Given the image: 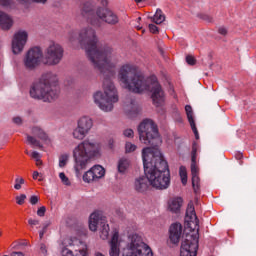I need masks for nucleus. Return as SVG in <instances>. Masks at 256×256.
<instances>
[{"label": "nucleus", "instance_id": "obj_15", "mask_svg": "<svg viewBox=\"0 0 256 256\" xmlns=\"http://www.w3.org/2000/svg\"><path fill=\"white\" fill-rule=\"evenodd\" d=\"M96 14L98 19L108 23V25H117V23H119V17L107 8H97Z\"/></svg>", "mask_w": 256, "mask_h": 256}, {"label": "nucleus", "instance_id": "obj_24", "mask_svg": "<svg viewBox=\"0 0 256 256\" xmlns=\"http://www.w3.org/2000/svg\"><path fill=\"white\" fill-rule=\"evenodd\" d=\"M32 133H33V135L38 137V139H41L42 141H47V138H48L47 133H45V131H43V129H41L39 127H33Z\"/></svg>", "mask_w": 256, "mask_h": 256}, {"label": "nucleus", "instance_id": "obj_10", "mask_svg": "<svg viewBox=\"0 0 256 256\" xmlns=\"http://www.w3.org/2000/svg\"><path fill=\"white\" fill-rule=\"evenodd\" d=\"M41 59H43V51L40 47H33L27 52L24 65L28 71H33L41 65Z\"/></svg>", "mask_w": 256, "mask_h": 256}, {"label": "nucleus", "instance_id": "obj_40", "mask_svg": "<svg viewBox=\"0 0 256 256\" xmlns=\"http://www.w3.org/2000/svg\"><path fill=\"white\" fill-rule=\"evenodd\" d=\"M124 137H129L130 139H132V137H134L135 132H133V129H126L123 132Z\"/></svg>", "mask_w": 256, "mask_h": 256}, {"label": "nucleus", "instance_id": "obj_53", "mask_svg": "<svg viewBox=\"0 0 256 256\" xmlns=\"http://www.w3.org/2000/svg\"><path fill=\"white\" fill-rule=\"evenodd\" d=\"M34 3H42L43 5H45V2L47 0H32Z\"/></svg>", "mask_w": 256, "mask_h": 256}, {"label": "nucleus", "instance_id": "obj_54", "mask_svg": "<svg viewBox=\"0 0 256 256\" xmlns=\"http://www.w3.org/2000/svg\"><path fill=\"white\" fill-rule=\"evenodd\" d=\"M39 177V173L37 171L33 172V179H37Z\"/></svg>", "mask_w": 256, "mask_h": 256}, {"label": "nucleus", "instance_id": "obj_59", "mask_svg": "<svg viewBox=\"0 0 256 256\" xmlns=\"http://www.w3.org/2000/svg\"><path fill=\"white\" fill-rule=\"evenodd\" d=\"M0 237H1V232H0Z\"/></svg>", "mask_w": 256, "mask_h": 256}, {"label": "nucleus", "instance_id": "obj_9", "mask_svg": "<svg viewBox=\"0 0 256 256\" xmlns=\"http://www.w3.org/2000/svg\"><path fill=\"white\" fill-rule=\"evenodd\" d=\"M63 47L55 42H52L45 50V65H59L63 59Z\"/></svg>", "mask_w": 256, "mask_h": 256}, {"label": "nucleus", "instance_id": "obj_18", "mask_svg": "<svg viewBox=\"0 0 256 256\" xmlns=\"http://www.w3.org/2000/svg\"><path fill=\"white\" fill-rule=\"evenodd\" d=\"M185 112L188 122L190 123V127L195 135V139H199V131L197 130V125L195 124V118H193V107H191V105H186Z\"/></svg>", "mask_w": 256, "mask_h": 256}, {"label": "nucleus", "instance_id": "obj_1", "mask_svg": "<svg viewBox=\"0 0 256 256\" xmlns=\"http://www.w3.org/2000/svg\"><path fill=\"white\" fill-rule=\"evenodd\" d=\"M139 139L148 147L142 150L145 176L136 178L134 189L137 193H145L149 187L167 189L171 184L169 164L163 157L159 146L163 143L157 124L149 118L144 119L138 126Z\"/></svg>", "mask_w": 256, "mask_h": 256}, {"label": "nucleus", "instance_id": "obj_14", "mask_svg": "<svg viewBox=\"0 0 256 256\" xmlns=\"http://www.w3.org/2000/svg\"><path fill=\"white\" fill-rule=\"evenodd\" d=\"M103 177H105V168L101 165H95L85 172L82 179L84 183H93V181H99Z\"/></svg>", "mask_w": 256, "mask_h": 256}, {"label": "nucleus", "instance_id": "obj_5", "mask_svg": "<svg viewBox=\"0 0 256 256\" xmlns=\"http://www.w3.org/2000/svg\"><path fill=\"white\" fill-rule=\"evenodd\" d=\"M185 224L190 231H196L197 235L188 234L181 244L180 256H197L199 249V218L195 213V206L188 204L186 209Z\"/></svg>", "mask_w": 256, "mask_h": 256}, {"label": "nucleus", "instance_id": "obj_52", "mask_svg": "<svg viewBox=\"0 0 256 256\" xmlns=\"http://www.w3.org/2000/svg\"><path fill=\"white\" fill-rule=\"evenodd\" d=\"M10 256H25V254L23 252H12Z\"/></svg>", "mask_w": 256, "mask_h": 256}, {"label": "nucleus", "instance_id": "obj_46", "mask_svg": "<svg viewBox=\"0 0 256 256\" xmlns=\"http://www.w3.org/2000/svg\"><path fill=\"white\" fill-rule=\"evenodd\" d=\"M218 33L220 34V35H227V33H228V31H227V28H225V27H220L219 29H218Z\"/></svg>", "mask_w": 256, "mask_h": 256}, {"label": "nucleus", "instance_id": "obj_49", "mask_svg": "<svg viewBox=\"0 0 256 256\" xmlns=\"http://www.w3.org/2000/svg\"><path fill=\"white\" fill-rule=\"evenodd\" d=\"M108 146H109L110 149H114V147H115V140L110 139L108 141Z\"/></svg>", "mask_w": 256, "mask_h": 256}, {"label": "nucleus", "instance_id": "obj_7", "mask_svg": "<svg viewBox=\"0 0 256 256\" xmlns=\"http://www.w3.org/2000/svg\"><path fill=\"white\" fill-rule=\"evenodd\" d=\"M122 256H153L151 248L143 242V238L139 234H133L131 242L124 249Z\"/></svg>", "mask_w": 256, "mask_h": 256}, {"label": "nucleus", "instance_id": "obj_20", "mask_svg": "<svg viewBox=\"0 0 256 256\" xmlns=\"http://www.w3.org/2000/svg\"><path fill=\"white\" fill-rule=\"evenodd\" d=\"M0 27L3 31H9L13 27V19L0 10Z\"/></svg>", "mask_w": 256, "mask_h": 256}, {"label": "nucleus", "instance_id": "obj_50", "mask_svg": "<svg viewBox=\"0 0 256 256\" xmlns=\"http://www.w3.org/2000/svg\"><path fill=\"white\" fill-rule=\"evenodd\" d=\"M32 157H33V159H36V161L39 163V154H38V152H32Z\"/></svg>", "mask_w": 256, "mask_h": 256}, {"label": "nucleus", "instance_id": "obj_38", "mask_svg": "<svg viewBox=\"0 0 256 256\" xmlns=\"http://www.w3.org/2000/svg\"><path fill=\"white\" fill-rule=\"evenodd\" d=\"M25 199H27V195L21 194L20 196H16V203L17 205H24Z\"/></svg>", "mask_w": 256, "mask_h": 256}, {"label": "nucleus", "instance_id": "obj_51", "mask_svg": "<svg viewBox=\"0 0 256 256\" xmlns=\"http://www.w3.org/2000/svg\"><path fill=\"white\" fill-rule=\"evenodd\" d=\"M235 158H236L238 161H241V159H243V153H241V152L236 153Z\"/></svg>", "mask_w": 256, "mask_h": 256}, {"label": "nucleus", "instance_id": "obj_6", "mask_svg": "<svg viewBox=\"0 0 256 256\" xmlns=\"http://www.w3.org/2000/svg\"><path fill=\"white\" fill-rule=\"evenodd\" d=\"M99 149V143L90 140H84L74 149V169L77 175H79L83 169H87V164L92 157H99Z\"/></svg>", "mask_w": 256, "mask_h": 256}, {"label": "nucleus", "instance_id": "obj_3", "mask_svg": "<svg viewBox=\"0 0 256 256\" xmlns=\"http://www.w3.org/2000/svg\"><path fill=\"white\" fill-rule=\"evenodd\" d=\"M118 78L124 87L132 93L150 91L151 99L156 107H160L165 102V91H163L157 77L145 78L137 72V67L126 64L120 68Z\"/></svg>", "mask_w": 256, "mask_h": 256}, {"label": "nucleus", "instance_id": "obj_41", "mask_svg": "<svg viewBox=\"0 0 256 256\" xmlns=\"http://www.w3.org/2000/svg\"><path fill=\"white\" fill-rule=\"evenodd\" d=\"M46 211H47V208L45 206H41L40 208H38L37 210L38 217H45Z\"/></svg>", "mask_w": 256, "mask_h": 256}, {"label": "nucleus", "instance_id": "obj_29", "mask_svg": "<svg viewBox=\"0 0 256 256\" xmlns=\"http://www.w3.org/2000/svg\"><path fill=\"white\" fill-rule=\"evenodd\" d=\"M27 142L29 143V145H33L34 147H43L41 145V142H39V140H37L35 137L33 136H27Z\"/></svg>", "mask_w": 256, "mask_h": 256}, {"label": "nucleus", "instance_id": "obj_28", "mask_svg": "<svg viewBox=\"0 0 256 256\" xmlns=\"http://www.w3.org/2000/svg\"><path fill=\"white\" fill-rule=\"evenodd\" d=\"M179 175L181 177L182 185H187V169L185 166L180 167Z\"/></svg>", "mask_w": 256, "mask_h": 256}, {"label": "nucleus", "instance_id": "obj_56", "mask_svg": "<svg viewBox=\"0 0 256 256\" xmlns=\"http://www.w3.org/2000/svg\"><path fill=\"white\" fill-rule=\"evenodd\" d=\"M95 256H103V254H101V253H96Z\"/></svg>", "mask_w": 256, "mask_h": 256}, {"label": "nucleus", "instance_id": "obj_30", "mask_svg": "<svg viewBox=\"0 0 256 256\" xmlns=\"http://www.w3.org/2000/svg\"><path fill=\"white\" fill-rule=\"evenodd\" d=\"M199 19H202V21H206V23H213V16L205 13H200L197 15Z\"/></svg>", "mask_w": 256, "mask_h": 256}, {"label": "nucleus", "instance_id": "obj_21", "mask_svg": "<svg viewBox=\"0 0 256 256\" xmlns=\"http://www.w3.org/2000/svg\"><path fill=\"white\" fill-rule=\"evenodd\" d=\"M78 127L82 129L85 133H89L93 127V120L89 117H82L78 121Z\"/></svg>", "mask_w": 256, "mask_h": 256}, {"label": "nucleus", "instance_id": "obj_44", "mask_svg": "<svg viewBox=\"0 0 256 256\" xmlns=\"http://www.w3.org/2000/svg\"><path fill=\"white\" fill-rule=\"evenodd\" d=\"M149 30H150V33H154V34L159 33V28L155 24H149Z\"/></svg>", "mask_w": 256, "mask_h": 256}, {"label": "nucleus", "instance_id": "obj_2", "mask_svg": "<svg viewBox=\"0 0 256 256\" xmlns=\"http://www.w3.org/2000/svg\"><path fill=\"white\" fill-rule=\"evenodd\" d=\"M78 41L81 48L85 49L86 55L94 69L99 71L104 77V93L100 91L96 92L94 94V103L106 113L113 111V103L119 101L117 89L111 81L115 77V64L111 62L113 48L109 45H99L95 30L91 27L83 28L79 32Z\"/></svg>", "mask_w": 256, "mask_h": 256}, {"label": "nucleus", "instance_id": "obj_34", "mask_svg": "<svg viewBox=\"0 0 256 256\" xmlns=\"http://www.w3.org/2000/svg\"><path fill=\"white\" fill-rule=\"evenodd\" d=\"M126 153H133L137 149V146L131 142H127L125 145Z\"/></svg>", "mask_w": 256, "mask_h": 256}, {"label": "nucleus", "instance_id": "obj_48", "mask_svg": "<svg viewBox=\"0 0 256 256\" xmlns=\"http://www.w3.org/2000/svg\"><path fill=\"white\" fill-rule=\"evenodd\" d=\"M76 37H77V34L75 32L69 33V41H71V43H73V41H75Z\"/></svg>", "mask_w": 256, "mask_h": 256}, {"label": "nucleus", "instance_id": "obj_36", "mask_svg": "<svg viewBox=\"0 0 256 256\" xmlns=\"http://www.w3.org/2000/svg\"><path fill=\"white\" fill-rule=\"evenodd\" d=\"M49 225H51V223L43 224L41 231H39V239H43L45 233H47V229L49 228Z\"/></svg>", "mask_w": 256, "mask_h": 256}, {"label": "nucleus", "instance_id": "obj_47", "mask_svg": "<svg viewBox=\"0 0 256 256\" xmlns=\"http://www.w3.org/2000/svg\"><path fill=\"white\" fill-rule=\"evenodd\" d=\"M13 123H15L16 125H21L23 123V120L21 119V117H14Z\"/></svg>", "mask_w": 256, "mask_h": 256}, {"label": "nucleus", "instance_id": "obj_16", "mask_svg": "<svg viewBox=\"0 0 256 256\" xmlns=\"http://www.w3.org/2000/svg\"><path fill=\"white\" fill-rule=\"evenodd\" d=\"M169 233L171 243L177 245V243H179L181 240V235L183 234V226L181 223H174L170 226Z\"/></svg>", "mask_w": 256, "mask_h": 256}, {"label": "nucleus", "instance_id": "obj_45", "mask_svg": "<svg viewBox=\"0 0 256 256\" xmlns=\"http://www.w3.org/2000/svg\"><path fill=\"white\" fill-rule=\"evenodd\" d=\"M40 252L43 255H47V245L43 242L40 243Z\"/></svg>", "mask_w": 256, "mask_h": 256}, {"label": "nucleus", "instance_id": "obj_42", "mask_svg": "<svg viewBox=\"0 0 256 256\" xmlns=\"http://www.w3.org/2000/svg\"><path fill=\"white\" fill-rule=\"evenodd\" d=\"M0 5H2V7H11L13 0H0Z\"/></svg>", "mask_w": 256, "mask_h": 256}, {"label": "nucleus", "instance_id": "obj_33", "mask_svg": "<svg viewBox=\"0 0 256 256\" xmlns=\"http://www.w3.org/2000/svg\"><path fill=\"white\" fill-rule=\"evenodd\" d=\"M59 178L61 179L63 185H67L68 187L71 185V181H69V178L64 174V172L59 174Z\"/></svg>", "mask_w": 256, "mask_h": 256}, {"label": "nucleus", "instance_id": "obj_39", "mask_svg": "<svg viewBox=\"0 0 256 256\" xmlns=\"http://www.w3.org/2000/svg\"><path fill=\"white\" fill-rule=\"evenodd\" d=\"M186 63H188V65H195L197 63V60L193 55H188L186 56Z\"/></svg>", "mask_w": 256, "mask_h": 256}, {"label": "nucleus", "instance_id": "obj_12", "mask_svg": "<svg viewBox=\"0 0 256 256\" xmlns=\"http://www.w3.org/2000/svg\"><path fill=\"white\" fill-rule=\"evenodd\" d=\"M80 13L84 19L91 23V25H97V11L95 10V4L91 1L82 3Z\"/></svg>", "mask_w": 256, "mask_h": 256}, {"label": "nucleus", "instance_id": "obj_31", "mask_svg": "<svg viewBox=\"0 0 256 256\" xmlns=\"http://www.w3.org/2000/svg\"><path fill=\"white\" fill-rule=\"evenodd\" d=\"M21 185H25V179H23V177H17L15 179L14 189H16V191L21 190Z\"/></svg>", "mask_w": 256, "mask_h": 256}, {"label": "nucleus", "instance_id": "obj_58", "mask_svg": "<svg viewBox=\"0 0 256 256\" xmlns=\"http://www.w3.org/2000/svg\"><path fill=\"white\" fill-rule=\"evenodd\" d=\"M20 1H23L25 3L27 0H20Z\"/></svg>", "mask_w": 256, "mask_h": 256}, {"label": "nucleus", "instance_id": "obj_23", "mask_svg": "<svg viewBox=\"0 0 256 256\" xmlns=\"http://www.w3.org/2000/svg\"><path fill=\"white\" fill-rule=\"evenodd\" d=\"M192 187L195 195H201V178L199 176H192Z\"/></svg>", "mask_w": 256, "mask_h": 256}, {"label": "nucleus", "instance_id": "obj_35", "mask_svg": "<svg viewBox=\"0 0 256 256\" xmlns=\"http://www.w3.org/2000/svg\"><path fill=\"white\" fill-rule=\"evenodd\" d=\"M40 221L37 219L29 218L28 219V225H30L31 230L35 229L37 225H40Z\"/></svg>", "mask_w": 256, "mask_h": 256}, {"label": "nucleus", "instance_id": "obj_43", "mask_svg": "<svg viewBox=\"0 0 256 256\" xmlns=\"http://www.w3.org/2000/svg\"><path fill=\"white\" fill-rule=\"evenodd\" d=\"M29 203H31L32 205H37L39 203V196L32 195L29 199Z\"/></svg>", "mask_w": 256, "mask_h": 256}, {"label": "nucleus", "instance_id": "obj_22", "mask_svg": "<svg viewBox=\"0 0 256 256\" xmlns=\"http://www.w3.org/2000/svg\"><path fill=\"white\" fill-rule=\"evenodd\" d=\"M129 165H130L129 159L121 158L118 161V165H117L118 173L125 175V173H127V170L129 169Z\"/></svg>", "mask_w": 256, "mask_h": 256}, {"label": "nucleus", "instance_id": "obj_8", "mask_svg": "<svg viewBox=\"0 0 256 256\" xmlns=\"http://www.w3.org/2000/svg\"><path fill=\"white\" fill-rule=\"evenodd\" d=\"M90 231H100V237L103 241L109 239V224H107V218L101 214V212H93L89 218Z\"/></svg>", "mask_w": 256, "mask_h": 256}, {"label": "nucleus", "instance_id": "obj_19", "mask_svg": "<svg viewBox=\"0 0 256 256\" xmlns=\"http://www.w3.org/2000/svg\"><path fill=\"white\" fill-rule=\"evenodd\" d=\"M182 206H183V198L181 197L171 198L168 201V209L172 213H179V211H181Z\"/></svg>", "mask_w": 256, "mask_h": 256}, {"label": "nucleus", "instance_id": "obj_55", "mask_svg": "<svg viewBox=\"0 0 256 256\" xmlns=\"http://www.w3.org/2000/svg\"><path fill=\"white\" fill-rule=\"evenodd\" d=\"M143 0H135L136 3H141Z\"/></svg>", "mask_w": 256, "mask_h": 256}, {"label": "nucleus", "instance_id": "obj_57", "mask_svg": "<svg viewBox=\"0 0 256 256\" xmlns=\"http://www.w3.org/2000/svg\"><path fill=\"white\" fill-rule=\"evenodd\" d=\"M102 3H103V4L107 3V0H102Z\"/></svg>", "mask_w": 256, "mask_h": 256}, {"label": "nucleus", "instance_id": "obj_32", "mask_svg": "<svg viewBox=\"0 0 256 256\" xmlns=\"http://www.w3.org/2000/svg\"><path fill=\"white\" fill-rule=\"evenodd\" d=\"M67 161H69V155L68 154H62L59 157V167H65V165H67Z\"/></svg>", "mask_w": 256, "mask_h": 256}, {"label": "nucleus", "instance_id": "obj_25", "mask_svg": "<svg viewBox=\"0 0 256 256\" xmlns=\"http://www.w3.org/2000/svg\"><path fill=\"white\" fill-rule=\"evenodd\" d=\"M153 21H154V23H156V25H161V23H163V21H165V16L161 9L156 10V13L153 17Z\"/></svg>", "mask_w": 256, "mask_h": 256}, {"label": "nucleus", "instance_id": "obj_37", "mask_svg": "<svg viewBox=\"0 0 256 256\" xmlns=\"http://www.w3.org/2000/svg\"><path fill=\"white\" fill-rule=\"evenodd\" d=\"M191 175L192 177H199V168L197 164H191Z\"/></svg>", "mask_w": 256, "mask_h": 256}, {"label": "nucleus", "instance_id": "obj_13", "mask_svg": "<svg viewBox=\"0 0 256 256\" xmlns=\"http://www.w3.org/2000/svg\"><path fill=\"white\" fill-rule=\"evenodd\" d=\"M28 37L29 34H27V31L20 30L15 33L14 38L12 40V51L14 55H19V53L23 51L27 43Z\"/></svg>", "mask_w": 256, "mask_h": 256}, {"label": "nucleus", "instance_id": "obj_17", "mask_svg": "<svg viewBox=\"0 0 256 256\" xmlns=\"http://www.w3.org/2000/svg\"><path fill=\"white\" fill-rule=\"evenodd\" d=\"M120 247H121V243L119 242V232H114L110 241L109 255L119 256V253H121Z\"/></svg>", "mask_w": 256, "mask_h": 256}, {"label": "nucleus", "instance_id": "obj_4", "mask_svg": "<svg viewBox=\"0 0 256 256\" xmlns=\"http://www.w3.org/2000/svg\"><path fill=\"white\" fill-rule=\"evenodd\" d=\"M57 75L53 72L42 74L39 81L34 82L30 88V97L38 101L51 103L59 98V86L57 85Z\"/></svg>", "mask_w": 256, "mask_h": 256}, {"label": "nucleus", "instance_id": "obj_26", "mask_svg": "<svg viewBox=\"0 0 256 256\" xmlns=\"http://www.w3.org/2000/svg\"><path fill=\"white\" fill-rule=\"evenodd\" d=\"M87 136V132H85L83 129H81L79 126L77 128L74 129L73 131V137L74 139H85V137Z\"/></svg>", "mask_w": 256, "mask_h": 256}, {"label": "nucleus", "instance_id": "obj_27", "mask_svg": "<svg viewBox=\"0 0 256 256\" xmlns=\"http://www.w3.org/2000/svg\"><path fill=\"white\" fill-rule=\"evenodd\" d=\"M191 165H197V143H193L191 151Z\"/></svg>", "mask_w": 256, "mask_h": 256}, {"label": "nucleus", "instance_id": "obj_11", "mask_svg": "<svg viewBox=\"0 0 256 256\" xmlns=\"http://www.w3.org/2000/svg\"><path fill=\"white\" fill-rule=\"evenodd\" d=\"M69 245L73 247L74 254L69 248H63L62 256H87V244L85 242L74 238L70 240Z\"/></svg>", "mask_w": 256, "mask_h": 256}]
</instances>
